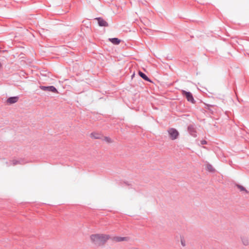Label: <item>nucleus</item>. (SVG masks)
Masks as SVG:
<instances>
[{
  "label": "nucleus",
  "instance_id": "nucleus-1",
  "mask_svg": "<svg viewBox=\"0 0 249 249\" xmlns=\"http://www.w3.org/2000/svg\"><path fill=\"white\" fill-rule=\"evenodd\" d=\"M90 240L93 244L97 247L104 245L107 241L111 238L108 234L96 233L90 236Z\"/></svg>",
  "mask_w": 249,
  "mask_h": 249
},
{
  "label": "nucleus",
  "instance_id": "nucleus-2",
  "mask_svg": "<svg viewBox=\"0 0 249 249\" xmlns=\"http://www.w3.org/2000/svg\"><path fill=\"white\" fill-rule=\"evenodd\" d=\"M168 132L169 135V137L172 140H175L177 139L179 136V132L176 129L174 128H169L168 130Z\"/></svg>",
  "mask_w": 249,
  "mask_h": 249
},
{
  "label": "nucleus",
  "instance_id": "nucleus-3",
  "mask_svg": "<svg viewBox=\"0 0 249 249\" xmlns=\"http://www.w3.org/2000/svg\"><path fill=\"white\" fill-rule=\"evenodd\" d=\"M181 93L183 96L185 97L188 101L193 104L195 103V100L193 97L192 93L191 92L182 90Z\"/></svg>",
  "mask_w": 249,
  "mask_h": 249
},
{
  "label": "nucleus",
  "instance_id": "nucleus-4",
  "mask_svg": "<svg viewBox=\"0 0 249 249\" xmlns=\"http://www.w3.org/2000/svg\"><path fill=\"white\" fill-rule=\"evenodd\" d=\"M40 89L46 91H49L55 93H58V90L57 89L53 86H40L39 87Z\"/></svg>",
  "mask_w": 249,
  "mask_h": 249
},
{
  "label": "nucleus",
  "instance_id": "nucleus-5",
  "mask_svg": "<svg viewBox=\"0 0 249 249\" xmlns=\"http://www.w3.org/2000/svg\"><path fill=\"white\" fill-rule=\"evenodd\" d=\"M95 20H97L98 24L99 26L101 27H108V23L105 20L102 18L99 17L95 18Z\"/></svg>",
  "mask_w": 249,
  "mask_h": 249
},
{
  "label": "nucleus",
  "instance_id": "nucleus-6",
  "mask_svg": "<svg viewBox=\"0 0 249 249\" xmlns=\"http://www.w3.org/2000/svg\"><path fill=\"white\" fill-rule=\"evenodd\" d=\"M111 239L113 241H116L117 242H120L122 241H127L129 240V238L128 237H119V236H115L113 237Z\"/></svg>",
  "mask_w": 249,
  "mask_h": 249
},
{
  "label": "nucleus",
  "instance_id": "nucleus-7",
  "mask_svg": "<svg viewBox=\"0 0 249 249\" xmlns=\"http://www.w3.org/2000/svg\"><path fill=\"white\" fill-rule=\"evenodd\" d=\"M18 96L10 97L7 99V103L9 104H14L18 102Z\"/></svg>",
  "mask_w": 249,
  "mask_h": 249
},
{
  "label": "nucleus",
  "instance_id": "nucleus-8",
  "mask_svg": "<svg viewBox=\"0 0 249 249\" xmlns=\"http://www.w3.org/2000/svg\"><path fill=\"white\" fill-rule=\"evenodd\" d=\"M139 75L141 77H142L143 79L146 81L150 82V79L148 77V76L143 72L141 71H139Z\"/></svg>",
  "mask_w": 249,
  "mask_h": 249
},
{
  "label": "nucleus",
  "instance_id": "nucleus-9",
  "mask_svg": "<svg viewBox=\"0 0 249 249\" xmlns=\"http://www.w3.org/2000/svg\"><path fill=\"white\" fill-rule=\"evenodd\" d=\"M109 40L115 45H118L121 42V40L116 37L109 38Z\"/></svg>",
  "mask_w": 249,
  "mask_h": 249
},
{
  "label": "nucleus",
  "instance_id": "nucleus-10",
  "mask_svg": "<svg viewBox=\"0 0 249 249\" xmlns=\"http://www.w3.org/2000/svg\"><path fill=\"white\" fill-rule=\"evenodd\" d=\"M188 131H189L190 134L194 137L196 136V131L192 125H189L188 127Z\"/></svg>",
  "mask_w": 249,
  "mask_h": 249
},
{
  "label": "nucleus",
  "instance_id": "nucleus-11",
  "mask_svg": "<svg viewBox=\"0 0 249 249\" xmlns=\"http://www.w3.org/2000/svg\"><path fill=\"white\" fill-rule=\"evenodd\" d=\"M241 240L244 245L247 246L249 245V239L248 237L243 236L241 237Z\"/></svg>",
  "mask_w": 249,
  "mask_h": 249
},
{
  "label": "nucleus",
  "instance_id": "nucleus-12",
  "mask_svg": "<svg viewBox=\"0 0 249 249\" xmlns=\"http://www.w3.org/2000/svg\"><path fill=\"white\" fill-rule=\"evenodd\" d=\"M90 135H91V137H92L94 139H101V137H102L101 135L100 134L95 133V132L91 133Z\"/></svg>",
  "mask_w": 249,
  "mask_h": 249
},
{
  "label": "nucleus",
  "instance_id": "nucleus-13",
  "mask_svg": "<svg viewBox=\"0 0 249 249\" xmlns=\"http://www.w3.org/2000/svg\"><path fill=\"white\" fill-rule=\"evenodd\" d=\"M214 107V106L210 105H207L206 107V108L207 109H208V110H209L210 112L212 114H213L214 113V112H215V110H214L213 109L211 108V107Z\"/></svg>",
  "mask_w": 249,
  "mask_h": 249
},
{
  "label": "nucleus",
  "instance_id": "nucleus-14",
  "mask_svg": "<svg viewBox=\"0 0 249 249\" xmlns=\"http://www.w3.org/2000/svg\"><path fill=\"white\" fill-rule=\"evenodd\" d=\"M206 169L210 171V172H213L214 171V168H213V166L209 164V163H207L206 164Z\"/></svg>",
  "mask_w": 249,
  "mask_h": 249
},
{
  "label": "nucleus",
  "instance_id": "nucleus-15",
  "mask_svg": "<svg viewBox=\"0 0 249 249\" xmlns=\"http://www.w3.org/2000/svg\"><path fill=\"white\" fill-rule=\"evenodd\" d=\"M236 185L237 188L240 189V191H245L246 192H248L246 188L243 186L239 184H236Z\"/></svg>",
  "mask_w": 249,
  "mask_h": 249
},
{
  "label": "nucleus",
  "instance_id": "nucleus-16",
  "mask_svg": "<svg viewBox=\"0 0 249 249\" xmlns=\"http://www.w3.org/2000/svg\"><path fill=\"white\" fill-rule=\"evenodd\" d=\"M104 140L107 142L108 143H110V142H112V140L111 139L109 138V137H104Z\"/></svg>",
  "mask_w": 249,
  "mask_h": 249
},
{
  "label": "nucleus",
  "instance_id": "nucleus-17",
  "mask_svg": "<svg viewBox=\"0 0 249 249\" xmlns=\"http://www.w3.org/2000/svg\"><path fill=\"white\" fill-rule=\"evenodd\" d=\"M11 162L12 163L13 165H16L17 164H18V160H11Z\"/></svg>",
  "mask_w": 249,
  "mask_h": 249
},
{
  "label": "nucleus",
  "instance_id": "nucleus-18",
  "mask_svg": "<svg viewBox=\"0 0 249 249\" xmlns=\"http://www.w3.org/2000/svg\"><path fill=\"white\" fill-rule=\"evenodd\" d=\"M24 163H25V162L24 161V160L23 159H20V160H18V164H23Z\"/></svg>",
  "mask_w": 249,
  "mask_h": 249
},
{
  "label": "nucleus",
  "instance_id": "nucleus-19",
  "mask_svg": "<svg viewBox=\"0 0 249 249\" xmlns=\"http://www.w3.org/2000/svg\"><path fill=\"white\" fill-rule=\"evenodd\" d=\"M181 244L182 246L184 247L185 246L186 244H185V241L183 240V239H181Z\"/></svg>",
  "mask_w": 249,
  "mask_h": 249
},
{
  "label": "nucleus",
  "instance_id": "nucleus-20",
  "mask_svg": "<svg viewBox=\"0 0 249 249\" xmlns=\"http://www.w3.org/2000/svg\"><path fill=\"white\" fill-rule=\"evenodd\" d=\"M200 143L202 145L206 144L207 143V142L205 140H202V141H201Z\"/></svg>",
  "mask_w": 249,
  "mask_h": 249
},
{
  "label": "nucleus",
  "instance_id": "nucleus-21",
  "mask_svg": "<svg viewBox=\"0 0 249 249\" xmlns=\"http://www.w3.org/2000/svg\"><path fill=\"white\" fill-rule=\"evenodd\" d=\"M1 63H0V68H1Z\"/></svg>",
  "mask_w": 249,
  "mask_h": 249
}]
</instances>
